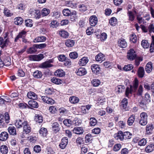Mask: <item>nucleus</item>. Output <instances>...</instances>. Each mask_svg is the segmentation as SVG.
<instances>
[{
	"label": "nucleus",
	"mask_w": 154,
	"mask_h": 154,
	"mask_svg": "<svg viewBox=\"0 0 154 154\" xmlns=\"http://www.w3.org/2000/svg\"><path fill=\"white\" fill-rule=\"evenodd\" d=\"M139 85V81L137 79H135L133 85V92L134 93V95H137L138 96H141L142 95L143 91V86L140 85L138 88Z\"/></svg>",
	"instance_id": "1"
},
{
	"label": "nucleus",
	"mask_w": 154,
	"mask_h": 154,
	"mask_svg": "<svg viewBox=\"0 0 154 154\" xmlns=\"http://www.w3.org/2000/svg\"><path fill=\"white\" fill-rule=\"evenodd\" d=\"M140 119L139 123L142 125L144 126L147 123L148 115L145 112H142L140 114Z\"/></svg>",
	"instance_id": "2"
},
{
	"label": "nucleus",
	"mask_w": 154,
	"mask_h": 154,
	"mask_svg": "<svg viewBox=\"0 0 154 154\" xmlns=\"http://www.w3.org/2000/svg\"><path fill=\"white\" fill-rule=\"evenodd\" d=\"M136 57L135 52L133 49L129 50L127 52V58L131 61H132L135 59Z\"/></svg>",
	"instance_id": "3"
},
{
	"label": "nucleus",
	"mask_w": 154,
	"mask_h": 154,
	"mask_svg": "<svg viewBox=\"0 0 154 154\" xmlns=\"http://www.w3.org/2000/svg\"><path fill=\"white\" fill-rule=\"evenodd\" d=\"M44 57L43 54L38 55H29V58L30 60L39 61L41 60Z\"/></svg>",
	"instance_id": "4"
},
{
	"label": "nucleus",
	"mask_w": 154,
	"mask_h": 154,
	"mask_svg": "<svg viewBox=\"0 0 154 154\" xmlns=\"http://www.w3.org/2000/svg\"><path fill=\"white\" fill-rule=\"evenodd\" d=\"M89 23L91 26H95L97 22V17L95 15L91 16L89 20Z\"/></svg>",
	"instance_id": "5"
},
{
	"label": "nucleus",
	"mask_w": 154,
	"mask_h": 154,
	"mask_svg": "<svg viewBox=\"0 0 154 154\" xmlns=\"http://www.w3.org/2000/svg\"><path fill=\"white\" fill-rule=\"evenodd\" d=\"M4 38H3L0 37V46L4 48L8 44L9 41L8 38H7V35L5 36L4 37Z\"/></svg>",
	"instance_id": "6"
},
{
	"label": "nucleus",
	"mask_w": 154,
	"mask_h": 154,
	"mask_svg": "<svg viewBox=\"0 0 154 154\" xmlns=\"http://www.w3.org/2000/svg\"><path fill=\"white\" fill-rule=\"evenodd\" d=\"M76 16V12L75 11L71 13L70 11L68 9V23L70 22V21H73L75 20Z\"/></svg>",
	"instance_id": "7"
},
{
	"label": "nucleus",
	"mask_w": 154,
	"mask_h": 154,
	"mask_svg": "<svg viewBox=\"0 0 154 154\" xmlns=\"http://www.w3.org/2000/svg\"><path fill=\"white\" fill-rule=\"evenodd\" d=\"M42 100L45 103L49 104H52L54 103V101L52 98L46 96H43L41 97Z\"/></svg>",
	"instance_id": "8"
},
{
	"label": "nucleus",
	"mask_w": 154,
	"mask_h": 154,
	"mask_svg": "<svg viewBox=\"0 0 154 154\" xmlns=\"http://www.w3.org/2000/svg\"><path fill=\"white\" fill-rule=\"evenodd\" d=\"M75 73L77 75L82 76L86 74L87 71L85 68L81 67L77 69L75 71Z\"/></svg>",
	"instance_id": "9"
},
{
	"label": "nucleus",
	"mask_w": 154,
	"mask_h": 154,
	"mask_svg": "<svg viewBox=\"0 0 154 154\" xmlns=\"http://www.w3.org/2000/svg\"><path fill=\"white\" fill-rule=\"evenodd\" d=\"M23 128V132L26 134H28L31 131V128L27 121L24 122Z\"/></svg>",
	"instance_id": "10"
},
{
	"label": "nucleus",
	"mask_w": 154,
	"mask_h": 154,
	"mask_svg": "<svg viewBox=\"0 0 154 154\" xmlns=\"http://www.w3.org/2000/svg\"><path fill=\"white\" fill-rule=\"evenodd\" d=\"M91 68L92 72L96 74H99L100 70V67L98 65L96 64L92 65L91 66Z\"/></svg>",
	"instance_id": "11"
},
{
	"label": "nucleus",
	"mask_w": 154,
	"mask_h": 154,
	"mask_svg": "<svg viewBox=\"0 0 154 154\" xmlns=\"http://www.w3.org/2000/svg\"><path fill=\"white\" fill-rule=\"evenodd\" d=\"M114 137L117 140H119L122 141L124 139L123 133L121 131H119L118 133L115 134Z\"/></svg>",
	"instance_id": "12"
},
{
	"label": "nucleus",
	"mask_w": 154,
	"mask_h": 154,
	"mask_svg": "<svg viewBox=\"0 0 154 154\" xmlns=\"http://www.w3.org/2000/svg\"><path fill=\"white\" fill-rule=\"evenodd\" d=\"M130 88L129 87H127L126 88L125 95L127 97H129L130 94H132V93L133 92V89H134L133 87V85H130Z\"/></svg>",
	"instance_id": "13"
},
{
	"label": "nucleus",
	"mask_w": 154,
	"mask_h": 154,
	"mask_svg": "<svg viewBox=\"0 0 154 154\" xmlns=\"http://www.w3.org/2000/svg\"><path fill=\"white\" fill-rule=\"evenodd\" d=\"M27 121L24 119H19L15 123V125L17 128H21L24 126V123L25 122H26Z\"/></svg>",
	"instance_id": "14"
},
{
	"label": "nucleus",
	"mask_w": 154,
	"mask_h": 154,
	"mask_svg": "<svg viewBox=\"0 0 154 154\" xmlns=\"http://www.w3.org/2000/svg\"><path fill=\"white\" fill-rule=\"evenodd\" d=\"M8 137V134L6 132L4 131L2 132L0 134V140L2 141L6 140Z\"/></svg>",
	"instance_id": "15"
},
{
	"label": "nucleus",
	"mask_w": 154,
	"mask_h": 154,
	"mask_svg": "<svg viewBox=\"0 0 154 154\" xmlns=\"http://www.w3.org/2000/svg\"><path fill=\"white\" fill-rule=\"evenodd\" d=\"M66 137H64L62 139V141L59 146L62 149H64L67 144V139Z\"/></svg>",
	"instance_id": "16"
},
{
	"label": "nucleus",
	"mask_w": 154,
	"mask_h": 154,
	"mask_svg": "<svg viewBox=\"0 0 154 154\" xmlns=\"http://www.w3.org/2000/svg\"><path fill=\"white\" fill-rule=\"evenodd\" d=\"M8 130L10 134L13 136L17 134L16 128L14 127L13 126H9L8 128Z\"/></svg>",
	"instance_id": "17"
},
{
	"label": "nucleus",
	"mask_w": 154,
	"mask_h": 154,
	"mask_svg": "<svg viewBox=\"0 0 154 154\" xmlns=\"http://www.w3.org/2000/svg\"><path fill=\"white\" fill-rule=\"evenodd\" d=\"M26 36V32L22 30L21 32L19 33L18 35L16 37V38L15 39V42H17L18 39L19 38H25Z\"/></svg>",
	"instance_id": "18"
},
{
	"label": "nucleus",
	"mask_w": 154,
	"mask_h": 154,
	"mask_svg": "<svg viewBox=\"0 0 154 154\" xmlns=\"http://www.w3.org/2000/svg\"><path fill=\"white\" fill-rule=\"evenodd\" d=\"M54 74L57 76L62 77L64 76L65 73L63 70L58 69L54 72Z\"/></svg>",
	"instance_id": "19"
},
{
	"label": "nucleus",
	"mask_w": 154,
	"mask_h": 154,
	"mask_svg": "<svg viewBox=\"0 0 154 154\" xmlns=\"http://www.w3.org/2000/svg\"><path fill=\"white\" fill-rule=\"evenodd\" d=\"M138 75L140 78H142L144 76L145 74L144 69L143 67H140L137 71Z\"/></svg>",
	"instance_id": "20"
},
{
	"label": "nucleus",
	"mask_w": 154,
	"mask_h": 154,
	"mask_svg": "<svg viewBox=\"0 0 154 154\" xmlns=\"http://www.w3.org/2000/svg\"><path fill=\"white\" fill-rule=\"evenodd\" d=\"M27 96L28 98L32 100L36 99L37 98V95L35 93L29 91L27 94Z\"/></svg>",
	"instance_id": "21"
},
{
	"label": "nucleus",
	"mask_w": 154,
	"mask_h": 154,
	"mask_svg": "<svg viewBox=\"0 0 154 154\" xmlns=\"http://www.w3.org/2000/svg\"><path fill=\"white\" fill-rule=\"evenodd\" d=\"M88 61V60L87 57H83L79 60V64L80 66H83L87 63Z\"/></svg>",
	"instance_id": "22"
},
{
	"label": "nucleus",
	"mask_w": 154,
	"mask_h": 154,
	"mask_svg": "<svg viewBox=\"0 0 154 154\" xmlns=\"http://www.w3.org/2000/svg\"><path fill=\"white\" fill-rule=\"evenodd\" d=\"M23 22V19L20 17H17L14 19V23L16 25H20Z\"/></svg>",
	"instance_id": "23"
},
{
	"label": "nucleus",
	"mask_w": 154,
	"mask_h": 154,
	"mask_svg": "<svg viewBox=\"0 0 154 154\" xmlns=\"http://www.w3.org/2000/svg\"><path fill=\"white\" fill-rule=\"evenodd\" d=\"M145 70L146 72L150 73L152 69V65L151 62H148L145 67Z\"/></svg>",
	"instance_id": "24"
},
{
	"label": "nucleus",
	"mask_w": 154,
	"mask_h": 154,
	"mask_svg": "<svg viewBox=\"0 0 154 154\" xmlns=\"http://www.w3.org/2000/svg\"><path fill=\"white\" fill-rule=\"evenodd\" d=\"M53 66L52 64H49L46 61L42 63L39 65V67L43 69L49 68Z\"/></svg>",
	"instance_id": "25"
},
{
	"label": "nucleus",
	"mask_w": 154,
	"mask_h": 154,
	"mask_svg": "<svg viewBox=\"0 0 154 154\" xmlns=\"http://www.w3.org/2000/svg\"><path fill=\"white\" fill-rule=\"evenodd\" d=\"M118 45L120 47L125 48L127 46V43L124 39H120L118 42Z\"/></svg>",
	"instance_id": "26"
},
{
	"label": "nucleus",
	"mask_w": 154,
	"mask_h": 154,
	"mask_svg": "<svg viewBox=\"0 0 154 154\" xmlns=\"http://www.w3.org/2000/svg\"><path fill=\"white\" fill-rule=\"evenodd\" d=\"M73 132L77 134H81L83 132L82 128L81 127H76L74 128L72 130Z\"/></svg>",
	"instance_id": "27"
},
{
	"label": "nucleus",
	"mask_w": 154,
	"mask_h": 154,
	"mask_svg": "<svg viewBox=\"0 0 154 154\" xmlns=\"http://www.w3.org/2000/svg\"><path fill=\"white\" fill-rule=\"evenodd\" d=\"M95 59L97 61L101 63L104 59V56L101 53H99L95 57Z\"/></svg>",
	"instance_id": "28"
},
{
	"label": "nucleus",
	"mask_w": 154,
	"mask_h": 154,
	"mask_svg": "<svg viewBox=\"0 0 154 154\" xmlns=\"http://www.w3.org/2000/svg\"><path fill=\"white\" fill-rule=\"evenodd\" d=\"M46 40V37L44 36H38L34 40L33 42L35 43L43 42Z\"/></svg>",
	"instance_id": "29"
},
{
	"label": "nucleus",
	"mask_w": 154,
	"mask_h": 154,
	"mask_svg": "<svg viewBox=\"0 0 154 154\" xmlns=\"http://www.w3.org/2000/svg\"><path fill=\"white\" fill-rule=\"evenodd\" d=\"M35 121L37 123H42L43 121L42 116L39 114H36L34 118Z\"/></svg>",
	"instance_id": "30"
},
{
	"label": "nucleus",
	"mask_w": 154,
	"mask_h": 154,
	"mask_svg": "<svg viewBox=\"0 0 154 154\" xmlns=\"http://www.w3.org/2000/svg\"><path fill=\"white\" fill-rule=\"evenodd\" d=\"M28 104L30 106L35 108H38V103L34 100L29 101Z\"/></svg>",
	"instance_id": "31"
},
{
	"label": "nucleus",
	"mask_w": 154,
	"mask_h": 154,
	"mask_svg": "<svg viewBox=\"0 0 154 154\" xmlns=\"http://www.w3.org/2000/svg\"><path fill=\"white\" fill-rule=\"evenodd\" d=\"M33 75L34 77L36 79L41 78L42 76V72L38 70H37L33 73Z\"/></svg>",
	"instance_id": "32"
},
{
	"label": "nucleus",
	"mask_w": 154,
	"mask_h": 154,
	"mask_svg": "<svg viewBox=\"0 0 154 154\" xmlns=\"http://www.w3.org/2000/svg\"><path fill=\"white\" fill-rule=\"evenodd\" d=\"M51 82L57 85H60L62 83L63 81L56 77H53L51 80Z\"/></svg>",
	"instance_id": "33"
},
{
	"label": "nucleus",
	"mask_w": 154,
	"mask_h": 154,
	"mask_svg": "<svg viewBox=\"0 0 154 154\" xmlns=\"http://www.w3.org/2000/svg\"><path fill=\"white\" fill-rule=\"evenodd\" d=\"M69 101L72 103L75 104L78 103L79 99L78 97L73 96L69 98Z\"/></svg>",
	"instance_id": "34"
},
{
	"label": "nucleus",
	"mask_w": 154,
	"mask_h": 154,
	"mask_svg": "<svg viewBox=\"0 0 154 154\" xmlns=\"http://www.w3.org/2000/svg\"><path fill=\"white\" fill-rule=\"evenodd\" d=\"M50 13V10L48 8H44L41 11L42 16L45 17L47 16Z\"/></svg>",
	"instance_id": "35"
},
{
	"label": "nucleus",
	"mask_w": 154,
	"mask_h": 154,
	"mask_svg": "<svg viewBox=\"0 0 154 154\" xmlns=\"http://www.w3.org/2000/svg\"><path fill=\"white\" fill-rule=\"evenodd\" d=\"M0 151L2 154H7L8 152V148L6 146L2 145L0 147Z\"/></svg>",
	"instance_id": "36"
},
{
	"label": "nucleus",
	"mask_w": 154,
	"mask_h": 154,
	"mask_svg": "<svg viewBox=\"0 0 154 154\" xmlns=\"http://www.w3.org/2000/svg\"><path fill=\"white\" fill-rule=\"evenodd\" d=\"M135 117V116L132 115L128 118L127 121V123L129 125L131 126L132 125L134 121Z\"/></svg>",
	"instance_id": "37"
},
{
	"label": "nucleus",
	"mask_w": 154,
	"mask_h": 154,
	"mask_svg": "<svg viewBox=\"0 0 154 154\" xmlns=\"http://www.w3.org/2000/svg\"><path fill=\"white\" fill-rule=\"evenodd\" d=\"M36 47L35 46V45L32 47H30L27 50V52L29 54L35 53L36 51Z\"/></svg>",
	"instance_id": "38"
},
{
	"label": "nucleus",
	"mask_w": 154,
	"mask_h": 154,
	"mask_svg": "<svg viewBox=\"0 0 154 154\" xmlns=\"http://www.w3.org/2000/svg\"><path fill=\"white\" fill-rule=\"evenodd\" d=\"M42 16L39 10H35L34 12V17L36 19L41 18Z\"/></svg>",
	"instance_id": "39"
},
{
	"label": "nucleus",
	"mask_w": 154,
	"mask_h": 154,
	"mask_svg": "<svg viewBox=\"0 0 154 154\" xmlns=\"http://www.w3.org/2000/svg\"><path fill=\"white\" fill-rule=\"evenodd\" d=\"M59 124L57 122H54L52 124V128L54 131L57 132L59 131Z\"/></svg>",
	"instance_id": "40"
},
{
	"label": "nucleus",
	"mask_w": 154,
	"mask_h": 154,
	"mask_svg": "<svg viewBox=\"0 0 154 154\" xmlns=\"http://www.w3.org/2000/svg\"><path fill=\"white\" fill-rule=\"evenodd\" d=\"M141 45L143 48H146L149 47V43L148 42V41L143 40L141 42Z\"/></svg>",
	"instance_id": "41"
},
{
	"label": "nucleus",
	"mask_w": 154,
	"mask_h": 154,
	"mask_svg": "<svg viewBox=\"0 0 154 154\" xmlns=\"http://www.w3.org/2000/svg\"><path fill=\"white\" fill-rule=\"evenodd\" d=\"M154 149V146L149 145L147 146L145 149V151L147 152H150L152 151Z\"/></svg>",
	"instance_id": "42"
},
{
	"label": "nucleus",
	"mask_w": 154,
	"mask_h": 154,
	"mask_svg": "<svg viewBox=\"0 0 154 154\" xmlns=\"http://www.w3.org/2000/svg\"><path fill=\"white\" fill-rule=\"evenodd\" d=\"M39 132L42 136H45L47 133V130L46 128H42L40 130Z\"/></svg>",
	"instance_id": "43"
},
{
	"label": "nucleus",
	"mask_w": 154,
	"mask_h": 154,
	"mask_svg": "<svg viewBox=\"0 0 154 154\" xmlns=\"http://www.w3.org/2000/svg\"><path fill=\"white\" fill-rule=\"evenodd\" d=\"M128 16L129 20L132 21L134 20L135 17L132 11H129L128 13Z\"/></svg>",
	"instance_id": "44"
},
{
	"label": "nucleus",
	"mask_w": 154,
	"mask_h": 154,
	"mask_svg": "<svg viewBox=\"0 0 154 154\" xmlns=\"http://www.w3.org/2000/svg\"><path fill=\"white\" fill-rule=\"evenodd\" d=\"M133 68V65L132 64H130L125 66L123 68V69L124 71H127L131 70Z\"/></svg>",
	"instance_id": "45"
},
{
	"label": "nucleus",
	"mask_w": 154,
	"mask_h": 154,
	"mask_svg": "<svg viewBox=\"0 0 154 154\" xmlns=\"http://www.w3.org/2000/svg\"><path fill=\"white\" fill-rule=\"evenodd\" d=\"M4 14L7 17H11L13 15V14L10 11L6 8H4Z\"/></svg>",
	"instance_id": "46"
},
{
	"label": "nucleus",
	"mask_w": 154,
	"mask_h": 154,
	"mask_svg": "<svg viewBox=\"0 0 154 154\" xmlns=\"http://www.w3.org/2000/svg\"><path fill=\"white\" fill-rule=\"evenodd\" d=\"M152 42L150 44V51L151 53L154 52V36H152Z\"/></svg>",
	"instance_id": "47"
},
{
	"label": "nucleus",
	"mask_w": 154,
	"mask_h": 154,
	"mask_svg": "<svg viewBox=\"0 0 154 154\" xmlns=\"http://www.w3.org/2000/svg\"><path fill=\"white\" fill-rule=\"evenodd\" d=\"M25 5L24 4L20 3L17 5L16 9L19 10V11L22 12L24 10L25 8Z\"/></svg>",
	"instance_id": "48"
},
{
	"label": "nucleus",
	"mask_w": 154,
	"mask_h": 154,
	"mask_svg": "<svg viewBox=\"0 0 154 154\" xmlns=\"http://www.w3.org/2000/svg\"><path fill=\"white\" fill-rule=\"evenodd\" d=\"M91 83L94 86L97 87L100 85V80L98 79H95L93 80L91 82Z\"/></svg>",
	"instance_id": "49"
},
{
	"label": "nucleus",
	"mask_w": 154,
	"mask_h": 154,
	"mask_svg": "<svg viewBox=\"0 0 154 154\" xmlns=\"http://www.w3.org/2000/svg\"><path fill=\"white\" fill-rule=\"evenodd\" d=\"M25 23L26 26L31 27L32 26V20L31 19H28L26 20Z\"/></svg>",
	"instance_id": "50"
},
{
	"label": "nucleus",
	"mask_w": 154,
	"mask_h": 154,
	"mask_svg": "<svg viewBox=\"0 0 154 154\" xmlns=\"http://www.w3.org/2000/svg\"><path fill=\"white\" fill-rule=\"evenodd\" d=\"M146 102L144 100H141L139 102V105L142 108H145L146 107Z\"/></svg>",
	"instance_id": "51"
},
{
	"label": "nucleus",
	"mask_w": 154,
	"mask_h": 154,
	"mask_svg": "<svg viewBox=\"0 0 154 154\" xmlns=\"http://www.w3.org/2000/svg\"><path fill=\"white\" fill-rule=\"evenodd\" d=\"M85 142L87 143L90 142L92 139L91 135L88 134L86 135L85 137Z\"/></svg>",
	"instance_id": "52"
},
{
	"label": "nucleus",
	"mask_w": 154,
	"mask_h": 154,
	"mask_svg": "<svg viewBox=\"0 0 154 154\" xmlns=\"http://www.w3.org/2000/svg\"><path fill=\"white\" fill-rule=\"evenodd\" d=\"M128 104V99L126 98H124L122 101L121 103V106L122 107L125 109L127 106Z\"/></svg>",
	"instance_id": "53"
},
{
	"label": "nucleus",
	"mask_w": 154,
	"mask_h": 154,
	"mask_svg": "<svg viewBox=\"0 0 154 154\" xmlns=\"http://www.w3.org/2000/svg\"><path fill=\"white\" fill-rule=\"evenodd\" d=\"M3 63V66L5 65L6 66H8L11 65V59L10 57H8L5 59Z\"/></svg>",
	"instance_id": "54"
},
{
	"label": "nucleus",
	"mask_w": 154,
	"mask_h": 154,
	"mask_svg": "<svg viewBox=\"0 0 154 154\" xmlns=\"http://www.w3.org/2000/svg\"><path fill=\"white\" fill-rule=\"evenodd\" d=\"M130 39L131 41L133 43H135L137 40V38L136 35L134 34H131L130 37Z\"/></svg>",
	"instance_id": "55"
},
{
	"label": "nucleus",
	"mask_w": 154,
	"mask_h": 154,
	"mask_svg": "<svg viewBox=\"0 0 154 154\" xmlns=\"http://www.w3.org/2000/svg\"><path fill=\"white\" fill-rule=\"evenodd\" d=\"M109 23L112 26H114L117 23V19L115 17L111 18L109 20Z\"/></svg>",
	"instance_id": "56"
},
{
	"label": "nucleus",
	"mask_w": 154,
	"mask_h": 154,
	"mask_svg": "<svg viewBox=\"0 0 154 154\" xmlns=\"http://www.w3.org/2000/svg\"><path fill=\"white\" fill-rule=\"evenodd\" d=\"M94 32V29L92 27L90 26L86 30V32L87 34L90 35L92 34Z\"/></svg>",
	"instance_id": "57"
},
{
	"label": "nucleus",
	"mask_w": 154,
	"mask_h": 154,
	"mask_svg": "<svg viewBox=\"0 0 154 154\" xmlns=\"http://www.w3.org/2000/svg\"><path fill=\"white\" fill-rule=\"evenodd\" d=\"M70 57L72 59H75L78 57V54L76 52H72L69 54Z\"/></svg>",
	"instance_id": "58"
},
{
	"label": "nucleus",
	"mask_w": 154,
	"mask_h": 154,
	"mask_svg": "<svg viewBox=\"0 0 154 154\" xmlns=\"http://www.w3.org/2000/svg\"><path fill=\"white\" fill-rule=\"evenodd\" d=\"M97 123V120L94 118H91L90 119V124L91 126H94Z\"/></svg>",
	"instance_id": "59"
},
{
	"label": "nucleus",
	"mask_w": 154,
	"mask_h": 154,
	"mask_svg": "<svg viewBox=\"0 0 154 154\" xmlns=\"http://www.w3.org/2000/svg\"><path fill=\"white\" fill-rule=\"evenodd\" d=\"M132 134L129 132H125L123 133L124 139H130L131 137Z\"/></svg>",
	"instance_id": "60"
},
{
	"label": "nucleus",
	"mask_w": 154,
	"mask_h": 154,
	"mask_svg": "<svg viewBox=\"0 0 154 154\" xmlns=\"http://www.w3.org/2000/svg\"><path fill=\"white\" fill-rule=\"evenodd\" d=\"M121 145L120 143L115 144L113 147V150L115 151H118L121 148Z\"/></svg>",
	"instance_id": "61"
},
{
	"label": "nucleus",
	"mask_w": 154,
	"mask_h": 154,
	"mask_svg": "<svg viewBox=\"0 0 154 154\" xmlns=\"http://www.w3.org/2000/svg\"><path fill=\"white\" fill-rule=\"evenodd\" d=\"M79 8V10L83 11H85L87 10V7L84 4L79 5L78 6Z\"/></svg>",
	"instance_id": "62"
},
{
	"label": "nucleus",
	"mask_w": 154,
	"mask_h": 154,
	"mask_svg": "<svg viewBox=\"0 0 154 154\" xmlns=\"http://www.w3.org/2000/svg\"><path fill=\"white\" fill-rule=\"evenodd\" d=\"M146 143V139L143 138L140 140L138 142V145L140 146H144Z\"/></svg>",
	"instance_id": "63"
},
{
	"label": "nucleus",
	"mask_w": 154,
	"mask_h": 154,
	"mask_svg": "<svg viewBox=\"0 0 154 154\" xmlns=\"http://www.w3.org/2000/svg\"><path fill=\"white\" fill-rule=\"evenodd\" d=\"M60 35L64 38H66L67 36V32L65 31H61L59 32Z\"/></svg>",
	"instance_id": "64"
}]
</instances>
